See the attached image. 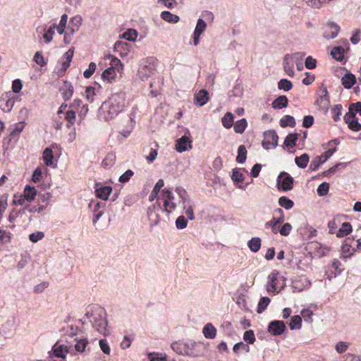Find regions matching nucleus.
Masks as SVG:
<instances>
[{"label": "nucleus", "instance_id": "obj_1", "mask_svg": "<svg viewBox=\"0 0 361 361\" xmlns=\"http://www.w3.org/2000/svg\"><path fill=\"white\" fill-rule=\"evenodd\" d=\"M85 315L98 332L103 335L107 334V322L106 312L104 308L99 306H93L87 312Z\"/></svg>", "mask_w": 361, "mask_h": 361}, {"label": "nucleus", "instance_id": "obj_2", "mask_svg": "<svg viewBox=\"0 0 361 361\" xmlns=\"http://www.w3.org/2000/svg\"><path fill=\"white\" fill-rule=\"evenodd\" d=\"M104 106H108V114L110 118L117 116L126 107V93L119 92L112 94Z\"/></svg>", "mask_w": 361, "mask_h": 361}, {"label": "nucleus", "instance_id": "obj_3", "mask_svg": "<svg viewBox=\"0 0 361 361\" xmlns=\"http://www.w3.org/2000/svg\"><path fill=\"white\" fill-rule=\"evenodd\" d=\"M267 279V290L269 293L277 294L284 286V284H282L281 286H279L280 276L278 271L274 270L271 271Z\"/></svg>", "mask_w": 361, "mask_h": 361}, {"label": "nucleus", "instance_id": "obj_4", "mask_svg": "<svg viewBox=\"0 0 361 361\" xmlns=\"http://www.w3.org/2000/svg\"><path fill=\"white\" fill-rule=\"evenodd\" d=\"M19 97L13 95L11 92H5L0 98V108L4 112H10Z\"/></svg>", "mask_w": 361, "mask_h": 361}, {"label": "nucleus", "instance_id": "obj_5", "mask_svg": "<svg viewBox=\"0 0 361 361\" xmlns=\"http://www.w3.org/2000/svg\"><path fill=\"white\" fill-rule=\"evenodd\" d=\"M161 196L163 200V206L164 211L167 213H171L176 207V203L173 202L174 196L172 192L165 188L161 191Z\"/></svg>", "mask_w": 361, "mask_h": 361}, {"label": "nucleus", "instance_id": "obj_6", "mask_svg": "<svg viewBox=\"0 0 361 361\" xmlns=\"http://www.w3.org/2000/svg\"><path fill=\"white\" fill-rule=\"evenodd\" d=\"M279 137L275 130H271L264 133L262 146L266 149L275 148L278 145Z\"/></svg>", "mask_w": 361, "mask_h": 361}, {"label": "nucleus", "instance_id": "obj_7", "mask_svg": "<svg viewBox=\"0 0 361 361\" xmlns=\"http://www.w3.org/2000/svg\"><path fill=\"white\" fill-rule=\"evenodd\" d=\"M343 119L348 128L352 131L358 132L361 130V123H359L358 118L353 112H347Z\"/></svg>", "mask_w": 361, "mask_h": 361}, {"label": "nucleus", "instance_id": "obj_8", "mask_svg": "<svg viewBox=\"0 0 361 361\" xmlns=\"http://www.w3.org/2000/svg\"><path fill=\"white\" fill-rule=\"evenodd\" d=\"M277 180L283 191L290 190L293 187V178L286 172L281 173Z\"/></svg>", "mask_w": 361, "mask_h": 361}, {"label": "nucleus", "instance_id": "obj_9", "mask_svg": "<svg viewBox=\"0 0 361 361\" xmlns=\"http://www.w3.org/2000/svg\"><path fill=\"white\" fill-rule=\"evenodd\" d=\"M336 150V147L334 149H329L323 154H322L319 157H317L315 159H314L312 161L310 164V168L313 171L317 170L322 163L325 162L330 157L333 155Z\"/></svg>", "mask_w": 361, "mask_h": 361}, {"label": "nucleus", "instance_id": "obj_10", "mask_svg": "<svg viewBox=\"0 0 361 361\" xmlns=\"http://www.w3.org/2000/svg\"><path fill=\"white\" fill-rule=\"evenodd\" d=\"M355 238H346L342 245V252L343 257L346 258L350 257L355 252Z\"/></svg>", "mask_w": 361, "mask_h": 361}, {"label": "nucleus", "instance_id": "obj_11", "mask_svg": "<svg viewBox=\"0 0 361 361\" xmlns=\"http://www.w3.org/2000/svg\"><path fill=\"white\" fill-rule=\"evenodd\" d=\"M155 71L154 65L149 63V64L141 65L138 69L137 74L142 80H145L152 75Z\"/></svg>", "mask_w": 361, "mask_h": 361}, {"label": "nucleus", "instance_id": "obj_12", "mask_svg": "<svg viewBox=\"0 0 361 361\" xmlns=\"http://www.w3.org/2000/svg\"><path fill=\"white\" fill-rule=\"evenodd\" d=\"M340 31V27L333 22L326 23L325 30L324 32V37L327 39H334L337 37Z\"/></svg>", "mask_w": 361, "mask_h": 361}, {"label": "nucleus", "instance_id": "obj_13", "mask_svg": "<svg viewBox=\"0 0 361 361\" xmlns=\"http://www.w3.org/2000/svg\"><path fill=\"white\" fill-rule=\"evenodd\" d=\"M286 329V325L282 321H273L268 326L269 332L274 336L281 335Z\"/></svg>", "mask_w": 361, "mask_h": 361}, {"label": "nucleus", "instance_id": "obj_14", "mask_svg": "<svg viewBox=\"0 0 361 361\" xmlns=\"http://www.w3.org/2000/svg\"><path fill=\"white\" fill-rule=\"evenodd\" d=\"M73 56V51L69 49L61 59V61L59 62L60 65L59 74L64 73L67 68L69 67L71 61L72 60Z\"/></svg>", "mask_w": 361, "mask_h": 361}, {"label": "nucleus", "instance_id": "obj_15", "mask_svg": "<svg viewBox=\"0 0 361 361\" xmlns=\"http://www.w3.org/2000/svg\"><path fill=\"white\" fill-rule=\"evenodd\" d=\"M59 92H61L63 99L65 101H68L73 97L74 87L71 82L64 81L63 85L59 88Z\"/></svg>", "mask_w": 361, "mask_h": 361}, {"label": "nucleus", "instance_id": "obj_16", "mask_svg": "<svg viewBox=\"0 0 361 361\" xmlns=\"http://www.w3.org/2000/svg\"><path fill=\"white\" fill-rule=\"evenodd\" d=\"M206 27H207V25H206L205 22L202 19L199 18L197 22V25H196L195 31L193 32L194 45L196 46L199 44L200 35L205 30Z\"/></svg>", "mask_w": 361, "mask_h": 361}, {"label": "nucleus", "instance_id": "obj_17", "mask_svg": "<svg viewBox=\"0 0 361 361\" xmlns=\"http://www.w3.org/2000/svg\"><path fill=\"white\" fill-rule=\"evenodd\" d=\"M344 218L345 216L343 215H336L334 216L331 221H329L328 228L329 230V233L336 235V232L338 230V228L340 227V225L342 224V221H343Z\"/></svg>", "mask_w": 361, "mask_h": 361}, {"label": "nucleus", "instance_id": "obj_18", "mask_svg": "<svg viewBox=\"0 0 361 361\" xmlns=\"http://www.w3.org/2000/svg\"><path fill=\"white\" fill-rule=\"evenodd\" d=\"M321 94L319 97L317 99V104L322 109H327L329 105V97L326 87H324L320 90Z\"/></svg>", "mask_w": 361, "mask_h": 361}, {"label": "nucleus", "instance_id": "obj_19", "mask_svg": "<svg viewBox=\"0 0 361 361\" xmlns=\"http://www.w3.org/2000/svg\"><path fill=\"white\" fill-rule=\"evenodd\" d=\"M53 355L56 357L65 359L68 353V347L66 345L55 343L52 348Z\"/></svg>", "mask_w": 361, "mask_h": 361}, {"label": "nucleus", "instance_id": "obj_20", "mask_svg": "<svg viewBox=\"0 0 361 361\" xmlns=\"http://www.w3.org/2000/svg\"><path fill=\"white\" fill-rule=\"evenodd\" d=\"M114 51L117 52L121 57H124L128 54L130 46L126 42L118 41L114 44Z\"/></svg>", "mask_w": 361, "mask_h": 361}, {"label": "nucleus", "instance_id": "obj_21", "mask_svg": "<svg viewBox=\"0 0 361 361\" xmlns=\"http://www.w3.org/2000/svg\"><path fill=\"white\" fill-rule=\"evenodd\" d=\"M191 148L190 141L186 136H182L180 139H178L176 144V149L182 152L188 150V149Z\"/></svg>", "mask_w": 361, "mask_h": 361}, {"label": "nucleus", "instance_id": "obj_22", "mask_svg": "<svg viewBox=\"0 0 361 361\" xmlns=\"http://www.w3.org/2000/svg\"><path fill=\"white\" fill-rule=\"evenodd\" d=\"M209 100L208 92L205 90H200L195 96V103L200 106H204Z\"/></svg>", "mask_w": 361, "mask_h": 361}, {"label": "nucleus", "instance_id": "obj_23", "mask_svg": "<svg viewBox=\"0 0 361 361\" xmlns=\"http://www.w3.org/2000/svg\"><path fill=\"white\" fill-rule=\"evenodd\" d=\"M352 226L349 222L342 221V224L340 225V228L336 232L337 238H343L347 236L352 232Z\"/></svg>", "mask_w": 361, "mask_h": 361}, {"label": "nucleus", "instance_id": "obj_24", "mask_svg": "<svg viewBox=\"0 0 361 361\" xmlns=\"http://www.w3.org/2000/svg\"><path fill=\"white\" fill-rule=\"evenodd\" d=\"M118 73L116 71L108 68L103 72L102 76L104 81L112 84L116 81Z\"/></svg>", "mask_w": 361, "mask_h": 361}, {"label": "nucleus", "instance_id": "obj_25", "mask_svg": "<svg viewBox=\"0 0 361 361\" xmlns=\"http://www.w3.org/2000/svg\"><path fill=\"white\" fill-rule=\"evenodd\" d=\"M341 82L345 88L350 89L356 83V77L348 72L343 76Z\"/></svg>", "mask_w": 361, "mask_h": 361}, {"label": "nucleus", "instance_id": "obj_26", "mask_svg": "<svg viewBox=\"0 0 361 361\" xmlns=\"http://www.w3.org/2000/svg\"><path fill=\"white\" fill-rule=\"evenodd\" d=\"M288 99L285 95H281L275 99L272 103L271 106L275 109H281L288 106Z\"/></svg>", "mask_w": 361, "mask_h": 361}, {"label": "nucleus", "instance_id": "obj_27", "mask_svg": "<svg viewBox=\"0 0 361 361\" xmlns=\"http://www.w3.org/2000/svg\"><path fill=\"white\" fill-rule=\"evenodd\" d=\"M64 120L67 122L66 127L71 128L76 121V113L73 109H70L65 112Z\"/></svg>", "mask_w": 361, "mask_h": 361}, {"label": "nucleus", "instance_id": "obj_28", "mask_svg": "<svg viewBox=\"0 0 361 361\" xmlns=\"http://www.w3.org/2000/svg\"><path fill=\"white\" fill-rule=\"evenodd\" d=\"M74 341H75V344L74 345L75 350L78 353H83L89 343L88 340L83 337H76Z\"/></svg>", "mask_w": 361, "mask_h": 361}, {"label": "nucleus", "instance_id": "obj_29", "mask_svg": "<svg viewBox=\"0 0 361 361\" xmlns=\"http://www.w3.org/2000/svg\"><path fill=\"white\" fill-rule=\"evenodd\" d=\"M95 192L97 197L106 200L112 192V188L111 186H102L97 188Z\"/></svg>", "mask_w": 361, "mask_h": 361}, {"label": "nucleus", "instance_id": "obj_30", "mask_svg": "<svg viewBox=\"0 0 361 361\" xmlns=\"http://www.w3.org/2000/svg\"><path fill=\"white\" fill-rule=\"evenodd\" d=\"M202 332L204 337L209 339L214 338L216 335V329L211 323L204 326Z\"/></svg>", "mask_w": 361, "mask_h": 361}, {"label": "nucleus", "instance_id": "obj_31", "mask_svg": "<svg viewBox=\"0 0 361 361\" xmlns=\"http://www.w3.org/2000/svg\"><path fill=\"white\" fill-rule=\"evenodd\" d=\"M44 164L47 166H54V154L51 149L47 147L43 152L42 156Z\"/></svg>", "mask_w": 361, "mask_h": 361}, {"label": "nucleus", "instance_id": "obj_32", "mask_svg": "<svg viewBox=\"0 0 361 361\" xmlns=\"http://www.w3.org/2000/svg\"><path fill=\"white\" fill-rule=\"evenodd\" d=\"M23 195L27 202H31L37 195V190L35 187L26 185L24 188Z\"/></svg>", "mask_w": 361, "mask_h": 361}, {"label": "nucleus", "instance_id": "obj_33", "mask_svg": "<svg viewBox=\"0 0 361 361\" xmlns=\"http://www.w3.org/2000/svg\"><path fill=\"white\" fill-rule=\"evenodd\" d=\"M161 18L164 20H165L168 23H178L180 20V18L178 16L173 14L171 12L166 11H162L161 13Z\"/></svg>", "mask_w": 361, "mask_h": 361}, {"label": "nucleus", "instance_id": "obj_34", "mask_svg": "<svg viewBox=\"0 0 361 361\" xmlns=\"http://www.w3.org/2000/svg\"><path fill=\"white\" fill-rule=\"evenodd\" d=\"M172 350L179 355H184L187 353V347L180 342H173L171 345Z\"/></svg>", "mask_w": 361, "mask_h": 361}, {"label": "nucleus", "instance_id": "obj_35", "mask_svg": "<svg viewBox=\"0 0 361 361\" xmlns=\"http://www.w3.org/2000/svg\"><path fill=\"white\" fill-rule=\"evenodd\" d=\"M109 68L116 71L119 74H121L123 70V65L118 59L113 57L111 60L110 67H109Z\"/></svg>", "mask_w": 361, "mask_h": 361}, {"label": "nucleus", "instance_id": "obj_36", "mask_svg": "<svg viewBox=\"0 0 361 361\" xmlns=\"http://www.w3.org/2000/svg\"><path fill=\"white\" fill-rule=\"evenodd\" d=\"M331 267H332V269H334L335 273L334 274L332 273L331 276H328L329 279H331L332 277H336V276L337 274H341L342 272V271H343V269H344L341 262L336 259H335L332 261Z\"/></svg>", "mask_w": 361, "mask_h": 361}, {"label": "nucleus", "instance_id": "obj_37", "mask_svg": "<svg viewBox=\"0 0 361 361\" xmlns=\"http://www.w3.org/2000/svg\"><path fill=\"white\" fill-rule=\"evenodd\" d=\"M295 161L298 167L305 169L309 162V156L307 154H303L300 157H296Z\"/></svg>", "mask_w": 361, "mask_h": 361}, {"label": "nucleus", "instance_id": "obj_38", "mask_svg": "<svg viewBox=\"0 0 361 361\" xmlns=\"http://www.w3.org/2000/svg\"><path fill=\"white\" fill-rule=\"evenodd\" d=\"M280 126L282 128L287 126L294 127L295 126V118L292 116L286 115L281 118Z\"/></svg>", "mask_w": 361, "mask_h": 361}, {"label": "nucleus", "instance_id": "obj_39", "mask_svg": "<svg viewBox=\"0 0 361 361\" xmlns=\"http://www.w3.org/2000/svg\"><path fill=\"white\" fill-rule=\"evenodd\" d=\"M247 158V149L245 145H240L238 149V155L236 157V161L240 164H243Z\"/></svg>", "mask_w": 361, "mask_h": 361}, {"label": "nucleus", "instance_id": "obj_40", "mask_svg": "<svg viewBox=\"0 0 361 361\" xmlns=\"http://www.w3.org/2000/svg\"><path fill=\"white\" fill-rule=\"evenodd\" d=\"M222 125L224 128L228 129L233 125V115L227 112L221 118Z\"/></svg>", "mask_w": 361, "mask_h": 361}, {"label": "nucleus", "instance_id": "obj_41", "mask_svg": "<svg viewBox=\"0 0 361 361\" xmlns=\"http://www.w3.org/2000/svg\"><path fill=\"white\" fill-rule=\"evenodd\" d=\"M68 20V16L66 14H63L61 20L59 22V24L58 25L54 24L52 26L54 28H56L57 32L59 34L62 35L64 32L66 25L67 23Z\"/></svg>", "mask_w": 361, "mask_h": 361}, {"label": "nucleus", "instance_id": "obj_42", "mask_svg": "<svg viewBox=\"0 0 361 361\" xmlns=\"http://www.w3.org/2000/svg\"><path fill=\"white\" fill-rule=\"evenodd\" d=\"M302 326V318L299 315H295L291 317L289 323V327L291 330L300 329Z\"/></svg>", "mask_w": 361, "mask_h": 361}, {"label": "nucleus", "instance_id": "obj_43", "mask_svg": "<svg viewBox=\"0 0 361 361\" xmlns=\"http://www.w3.org/2000/svg\"><path fill=\"white\" fill-rule=\"evenodd\" d=\"M279 204L286 209H290L294 205V202L286 196H282L279 199Z\"/></svg>", "mask_w": 361, "mask_h": 361}, {"label": "nucleus", "instance_id": "obj_44", "mask_svg": "<svg viewBox=\"0 0 361 361\" xmlns=\"http://www.w3.org/2000/svg\"><path fill=\"white\" fill-rule=\"evenodd\" d=\"M344 49L341 47H335L332 49L331 54L337 61H342L343 59Z\"/></svg>", "mask_w": 361, "mask_h": 361}, {"label": "nucleus", "instance_id": "obj_45", "mask_svg": "<svg viewBox=\"0 0 361 361\" xmlns=\"http://www.w3.org/2000/svg\"><path fill=\"white\" fill-rule=\"evenodd\" d=\"M271 300L268 297H262L259 301L257 312L260 314L263 312L269 305Z\"/></svg>", "mask_w": 361, "mask_h": 361}, {"label": "nucleus", "instance_id": "obj_46", "mask_svg": "<svg viewBox=\"0 0 361 361\" xmlns=\"http://www.w3.org/2000/svg\"><path fill=\"white\" fill-rule=\"evenodd\" d=\"M247 121L245 118L238 120L234 125V130L236 133H243L247 127Z\"/></svg>", "mask_w": 361, "mask_h": 361}, {"label": "nucleus", "instance_id": "obj_47", "mask_svg": "<svg viewBox=\"0 0 361 361\" xmlns=\"http://www.w3.org/2000/svg\"><path fill=\"white\" fill-rule=\"evenodd\" d=\"M342 105L336 104L331 108V114L333 120L336 122L340 120V117L342 114Z\"/></svg>", "mask_w": 361, "mask_h": 361}, {"label": "nucleus", "instance_id": "obj_48", "mask_svg": "<svg viewBox=\"0 0 361 361\" xmlns=\"http://www.w3.org/2000/svg\"><path fill=\"white\" fill-rule=\"evenodd\" d=\"M298 140V134H289L284 140V145L288 147H293Z\"/></svg>", "mask_w": 361, "mask_h": 361}, {"label": "nucleus", "instance_id": "obj_49", "mask_svg": "<svg viewBox=\"0 0 361 361\" xmlns=\"http://www.w3.org/2000/svg\"><path fill=\"white\" fill-rule=\"evenodd\" d=\"M248 247L254 252H257L261 247V240L259 238H253L248 242Z\"/></svg>", "mask_w": 361, "mask_h": 361}, {"label": "nucleus", "instance_id": "obj_50", "mask_svg": "<svg viewBox=\"0 0 361 361\" xmlns=\"http://www.w3.org/2000/svg\"><path fill=\"white\" fill-rule=\"evenodd\" d=\"M278 88L284 91H289L293 88V84L291 81L287 79H281L278 82Z\"/></svg>", "mask_w": 361, "mask_h": 361}, {"label": "nucleus", "instance_id": "obj_51", "mask_svg": "<svg viewBox=\"0 0 361 361\" xmlns=\"http://www.w3.org/2000/svg\"><path fill=\"white\" fill-rule=\"evenodd\" d=\"M25 123L24 122H19L14 125V128L13 130L11 132V137H14L17 135H18L25 128Z\"/></svg>", "mask_w": 361, "mask_h": 361}, {"label": "nucleus", "instance_id": "obj_52", "mask_svg": "<svg viewBox=\"0 0 361 361\" xmlns=\"http://www.w3.org/2000/svg\"><path fill=\"white\" fill-rule=\"evenodd\" d=\"M147 356L150 361H167L166 355L161 353H149Z\"/></svg>", "mask_w": 361, "mask_h": 361}, {"label": "nucleus", "instance_id": "obj_53", "mask_svg": "<svg viewBox=\"0 0 361 361\" xmlns=\"http://www.w3.org/2000/svg\"><path fill=\"white\" fill-rule=\"evenodd\" d=\"M114 161L115 157L113 154H108L103 159L102 162V166L105 169L110 168L114 164Z\"/></svg>", "mask_w": 361, "mask_h": 361}, {"label": "nucleus", "instance_id": "obj_54", "mask_svg": "<svg viewBox=\"0 0 361 361\" xmlns=\"http://www.w3.org/2000/svg\"><path fill=\"white\" fill-rule=\"evenodd\" d=\"M175 191L182 200L183 203H185L186 202L189 201V196L188 192L183 188L178 187L176 188Z\"/></svg>", "mask_w": 361, "mask_h": 361}, {"label": "nucleus", "instance_id": "obj_55", "mask_svg": "<svg viewBox=\"0 0 361 361\" xmlns=\"http://www.w3.org/2000/svg\"><path fill=\"white\" fill-rule=\"evenodd\" d=\"M329 190V184L328 183L324 182L321 183L317 188V194L319 196L326 195Z\"/></svg>", "mask_w": 361, "mask_h": 361}, {"label": "nucleus", "instance_id": "obj_56", "mask_svg": "<svg viewBox=\"0 0 361 361\" xmlns=\"http://www.w3.org/2000/svg\"><path fill=\"white\" fill-rule=\"evenodd\" d=\"M231 178L233 182L239 183L243 181L244 176L238 169H235L233 170Z\"/></svg>", "mask_w": 361, "mask_h": 361}, {"label": "nucleus", "instance_id": "obj_57", "mask_svg": "<svg viewBox=\"0 0 361 361\" xmlns=\"http://www.w3.org/2000/svg\"><path fill=\"white\" fill-rule=\"evenodd\" d=\"M301 315L303 317L305 322L307 323H312L313 312L310 309H305L301 311Z\"/></svg>", "mask_w": 361, "mask_h": 361}, {"label": "nucleus", "instance_id": "obj_58", "mask_svg": "<svg viewBox=\"0 0 361 361\" xmlns=\"http://www.w3.org/2000/svg\"><path fill=\"white\" fill-rule=\"evenodd\" d=\"M33 60L37 64H38L41 67H43L47 65V62L45 61L44 56L42 55L41 52H39V51H37L35 54Z\"/></svg>", "mask_w": 361, "mask_h": 361}, {"label": "nucleus", "instance_id": "obj_59", "mask_svg": "<svg viewBox=\"0 0 361 361\" xmlns=\"http://www.w3.org/2000/svg\"><path fill=\"white\" fill-rule=\"evenodd\" d=\"M44 237L42 231H37L29 235V240L32 243H37Z\"/></svg>", "mask_w": 361, "mask_h": 361}, {"label": "nucleus", "instance_id": "obj_60", "mask_svg": "<svg viewBox=\"0 0 361 361\" xmlns=\"http://www.w3.org/2000/svg\"><path fill=\"white\" fill-rule=\"evenodd\" d=\"M188 225V221L184 216H180L176 221V226L178 229H183L186 228Z\"/></svg>", "mask_w": 361, "mask_h": 361}, {"label": "nucleus", "instance_id": "obj_61", "mask_svg": "<svg viewBox=\"0 0 361 361\" xmlns=\"http://www.w3.org/2000/svg\"><path fill=\"white\" fill-rule=\"evenodd\" d=\"M244 341L252 344L255 341V336L252 330L246 331L243 335Z\"/></svg>", "mask_w": 361, "mask_h": 361}, {"label": "nucleus", "instance_id": "obj_62", "mask_svg": "<svg viewBox=\"0 0 361 361\" xmlns=\"http://www.w3.org/2000/svg\"><path fill=\"white\" fill-rule=\"evenodd\" d=\"M348 111L353 112L355 115L359 114L361 116V102L352 103L349 106Z\"/></svg>", "mask_w": 361, "mask_h": 361}, {"label": "nucleus", "instance_id": "obj_63", "mask_svg": "<svg viewBox=\"0 0 361 361\" xmlns=\"http://www.w3.org/2000/svg\"><path fill=\"white\" fill-rule=\"evenodd\" d=\"M96 70V64L94 62H91L89 64L88 68L83 73V75L85 78H90Z\"/></svg>", "mask_w": 361, "mask_h": 361}, {"label": "nucleus", "instance_id": "obj_64", "mask_svg": "<svg viewBox=\"0 0 361 361\" xmlns=\"http://www.w3.org/2000/svg\"><path fill=\"white\" fill-rule=\"evenodd\" d=\"M133 174V171L130 169H128L119 177V181L122 183H127L129 181Z\"/></svg>", "mask_w": 361, "mask_h": 361}]
</instances>
